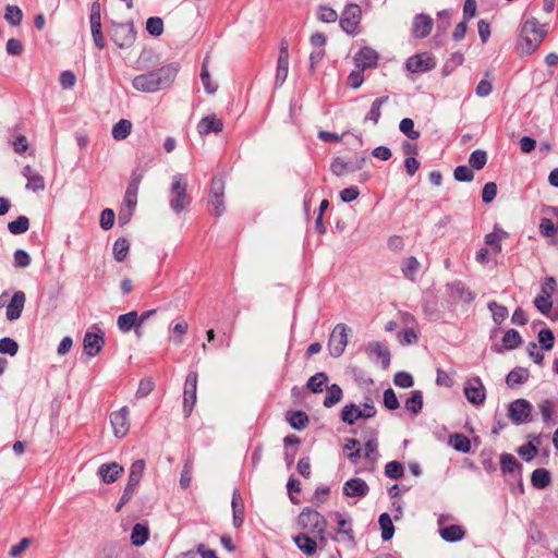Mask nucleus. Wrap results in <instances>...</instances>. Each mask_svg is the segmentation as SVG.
Instances as JSON below:
<instances>
[{
    "label": "nucleus",
    "mask_w": 558,
    "mask_h": 558,
    "mask_svg": "<svg viewBox=\"0 0 558 558\" xmlns=\"http://www.w3.org/2000/svg\"><path fill=\"white\" fill-rule=\"evenodd\" d=\"M434 26V21L428 14H416L412 23V33L416 38L427 37Z\"/></svg>",
    "instance_id": "obj_17"
},
{
    "label": "nucleus",
    "mask_w": 558,
    "mask_h": 558,
    "mask_svg": "<svg viewBox=\"0 0 558 558\" xmlns=\"http://www.w3.org/2000/svg\"><path fill=\"white\" fill-rule=\"evenodd\" d=\"M517 452L524 461L530 462L537 456L538 449L535 448V444H533V441H529L527 444L519 447Z\"/></svg>",
    "instance_id": "obj_57"
},
{
    "label": "nucleus",
    "mask_w": 558,
    "mask_h": 558,
    "mask_svg": "<svg viewBox=\"0 0 558 558\" xmlns=\"http://www.w3.org/2000/svg\"><path fill=\"white\" fill-rule=\"evenodd\" d=\"M388 101V96L376 98L364 118V123L372 122L376 125L381 117V107Z\"/></svg>",
    "instance_id": "obj_31"
},
{
    "label": "nucleus",
    "mask_w": 558,
    "mask_h": 558,
    "mask_svg": "<svg viewBox=\"0 0 558 558\" xmlns=\"http://www.w3.org/2000/svg\"><path fill=\"white\" fill-rule=\"evenodd\" d=\"M545 25H541L535 17L526 19L520 31L518 50L521 54H532L546 36Z\"/></svg>",
    "instance_id": "obj_2"
},
{
    "label": "nucleus",
    "mask_w": 558,
    "mask_h": 558,
    "mask_svg": "<svg viewBox=\"0 0 558 558\" xmlns=\"http://www.w3.org/2000/svg\"><path fill=\"white\" fill-rule=\"evenodd\" d=\"M223 129V122L217 118L216 114H209L201 119L197 123V131L199 135L205 136L209 133H220Z\"/></svg>",
    "instance_id": "obj_20"
},
{
    "label": "nucleus",
    "mask_w": 558,
    "mask_h": 558,
    "mask_svg": "<svg viewBox=\"0 0 558 558\" xmlns=\"http://www.w3.org/2000/svg\"><path fill=\"white\" fill-rule=\"evenodd\" d=\"M449 445L457 451L466 453L471 450L470 439L463 434H453L449 437Z\"/></svg>",
    "instance_id": "obj_44"
},
{
    "label": "nucleus",
    "mask_w": 558,
    "mask_h": 558,
    "mask_svg": "<svg viewBox=\"0 0 558 558\" xmlns=\"http://www.w3.org/2000/svg\"><path fill=\"white\" fill-rule=\"evenodd\" d=\"M551 481L550 473L547 469L539 468L533 471L531 475V483L537 489L546 488Z\"/></svg>",
    "instance_id": "obj_34"
},
{
    "label": "nucleus",
    "mask_w": 558,
    "mask_h": 558,
    "mask_svg": "<svg viewBox=\"0 0 558 558\" xmlns=\"http://www.w3.org/2000/svg\"><path fill=\"white\" fill-rule=\"evenodd\" d=\"M299 524L310 529L313 533L326 531L327 521L323 514L316 510L304 509L299 515Z\"/></svg>",
    "instance_id": "obj_10"
},
{
    "label": "nucleus",
    "mask_w": 558,
    "mask_h": 558,
    "mask_svg": "<svg viewBox=\"0 0 558 558\" xmlns=\"http://www.w3.org/2000/svg\"><path fill=\"white\" fill-rule=\"evenodd\" d=\"M179 66L169 63L159 69L136 75L132 80V86L142 93H155L172 85L178 74Z\"/></svg>",
    "instance_id": "obj_1"
},
{
    "label": "nucleus",
    "mask_w": 558,
    "mask_h": 558,
    "mask_svg": "<svg viewBox=\"0 0 558 558\" xmlns=\"http://www.w3.org/2000/svg\"><path fill=\"white\" fill-rule=\"evenodd\" d=\"M378 523L381 530V538L384 541L391 539L395 533V526L390 515L387 512L381 513L379 515Z\"/></svg>",
    "instance_id": "obj_41"
},
{
    "label": "nucleus",
    "mask_w": 558,
    "mask_h": 558,
    "mask_svg": "<svg viewBox=\"0 0 558 558\" xmlns=\"http://www.w3.org/2000/svg\"><path fill=\"white\" fill-rule=\"evenodd\" d=\"M201 80H202V83L204 85V88H205L206 93H208V94H215L216 93V90L218 88V85L214 84L211 82L210 74H209L208 69H207L206 60L202 64Z\"/></svg>",
    "instance_id": "obj_58"
},
{
    "label": "nucleus",
    "mask_w": 558,
    "mask_h": 558,
    "mask_svg": "<svg viewBox=\"0 0 558 558\" xmlns=\"http://www.w3.org/2000/svg\"><path fill=\"white\" fill-rule=\"evenodd\" d=\"M286 420L290 424V426L296 430L305 429L310 423L308 415L304 411H301V410L287 411Z\"/></svg>",
    "instance_id": "obj_28"
},
{
    "label": "nucleus",
    "mask_w": 558,
    "mask_h": 558,
    "mask_svg": "<svg viewBox=\"0 0 558 558\" xmlns=\"http://www.w3.org/2000/svg\"><path fill=\"white\" fill-rule=\"evenodd\" d=\"M151 163H153V158H148L145 161V166H142V161H140L131 173V180H130L129 184L140 187V184L144 178V174L150 168Z\"/></svg>",
    "instance_id": "obj_42"
},
{
    "label": "nucleus",
    "mask_w": 558,
    "mask_h": 558,
    "mask_svg": "<svg viewBox=\"0 0 558 558\" xmlns=\"http://www.w3.org/2000/svg\"><path fill=\"white\" fill-rule=\"evenodd\" d=\"M365 352L372 361H380L384 369L389 367L391 355L385 343L380 341H371L367 343Z\"/></svg>",
    "instance_id": "obj_13"
},
{
    "label": "nucleus",
    "mask_w": 558,
    "mask_h": 558,
    "mask_svg": "<svg viewBox=\"0 0 558 558\" xmlns=\"http://www.w3.org/2000/svg\"><path fill=\"white\" fill-rule=\"evenodd\" d=\"M342 489H343V495H345L347 497H357V498L365 497L369 492V487H368L367 483L360 477H354V478L348 480L343 484Z\"/></svg>",
    "instance_id": "obj_18"
},
{
    "label": "nucleus",
    "mask_w": 558,
    "mask_h": 558,
    "mask_svg": "<svg viewBox=\"0 0 558 558\" xmlns=\"http://www.w3.org/2000/svg\"><path fill=\"white\" fill-rule=\"evenodd\" d=\"M487 307L492 312L493 320L496 324H501L508 317V308L504 305L498 304L495 301H490L487 304Z\"/></svg>",
    "instance_id": "obj_49"
},
{
    "label": "nucleus",
    "mask_w": 558,
    "mask_h": 558,
    "mask_svg": "<svg viewBox=\"0 0 558 558\" xmlns=\"http://www.w3.org/2000/svg\"><path fill=\"white\" fill-rule=\"evenodd\" d=\"M117 325L122 332H129L133 328L135 329V331H137L138 328H141L137 312L132 311L126 314L120 315L118 317Z\"/></svg>",
    "instance_id": "obj_26"
},
{
    "label": "nucleus",
    "mask_w": 558,
    "mask_h": 558,
    "mask_svg": "<svg viewBox=\"0 0 558 558\" xmlns=\"http://www.w3.org/2000/svg\"><path fill=\"white\" fill-rule=\"evenodd\" d=\"M529 379V371L524 367H515L509 372L506 383L509 387L523 385Z\"/></svg>",
    "instance_id": "obj_35"
},
{
    "label": "nucleus",
    "mask_w": 558,
    "mask_h": 558,
    "mask_svg": "<svg viewBox=\"0 0 558 558\" xmlns=\"http://www.w3.org/2000/svg\"><path fill=\"white\" fill-rule=\"evenodd\" d=\"M502 343L507 350H513L522 343V338L518 330L509 329L502 337Z\"/></svg>",
    "instance_id": "obj_48"
},
{
    "label": "nucleus",
    "mask_w": 558,
    "mask_h": 558,
    "mask_svg": "<svg viewBox=\"0 0 558 558\" xmlns=\"http://www.w3.org/2000/svg\"><path fill=\"white\" fill-rule=\"evenodd\" d=\"M361 8L351 3L345 7L340 17V26L347 34H354L361 21Z\"/></svg>",
    "instance_id": "obj_11"
},
{
    "label": "nucleus",
    "mask_w": 558,
    "mask_h": 558,
    "mask_svg": "<svg viewBox=\"0 0 558 558\" xmlns=\"http://www.w3.org/2000/svg\"><path fill=\"white\" fill-rule=\"evenodd\" d=\"M197 378V372L193 369L187 373L185 378L183 392V412L186 417L191 415L196 403Z\"/></svg>",
    "instance_id": "obj_7"
},
{
    "label": "nucleus",
    "mask_w": 558,
    "mask_h": 558,
    "mask_svg": "<svg viewBox=\"0 0 558 558\" xmlns=\"http://www.w3.org/2000/svg\"><path fill=\"white\" fill-rule=\"evenodd\" d=\"M385 474L389 478L400 480L404 474L403 465L398 461H390L385 465Z\"/></svg>",
    "instance_id": "obj_54"
},
{
    "label": "nucleus",
    "mask_w": 558,
    "mask_h": 558,
    "mask_svg": "<svg viewBox=\"0 0 558 558\" xmlns=\"http://www.w3.org/2000/svg\"><path fill=\"white\" fill-rule=\"evenodd\" d=\"M13 262L16 268H26L31 265L32 258L25 250L17 248L13 254Z\"/></svg>",
    "instance_id": "obj_63"
},
{
    "label": "nucleus",
    "mask_w": 558,
    "mask_h": 558,
    "mask_svg": "<svg viewBox=\"0 0 558 558\" xmlns=\"http://www.w3.org/2000/svg\"><path fill=\"white\" fill-rule=\"evenodd\" d=\"M123 473V468L117 462L104 463L98 468L97 474L106 484L114 483Z\"/></svg>",
    "instance_id": "obj_22"
},
{
    "label": "nucleus",
    "mask_w": 558,
    "mask_h": 558,
    "mask_svg": "<svg viewBox=\"0 0 558 558\" xmlns=\"http://www.w3.org/2000/svg\"><path fill=\"white\" fill-rule=\"evenodd\" d=\"M556 288L554 277H547L541 287L539 294L534 299L535 307L544 315H547L553 307L551 294Z\"/></svg>",
    "instance_id": "obj_8"
},
{
    "label": "nucleus",
    "mask_w": 558,
    "mask_h": 558,
    "mask_svg": "<svg viewBox=\"0 0 558 558\" xmlns=\"http://www.w3.org/2000/svg\"><path fill=\"white\" fill-rule=\"evenodd\" d=\"M400 131L408 136L410 140L414 141L420 137V132L414 130V122L410 118H404L400 121L399 124Z\"/></svg>",
    "instance_id": "obj_55"
},
{
    "label": "nucleus",
    "mask_w": 558,
    "mask_h": 558,
    "mask_svg": "<svg viewBox=\"0 0 558 558\" xmlns=\"http://www.w3.org/2000/svg\"><path fill=\"white\" fill-rule=\"evenodd\" d=\"M405 409L413 415H417L423 409V393L421 390H413L405 400Z\"/></svg>",
    "instance_id": "obj_36"
},
{
    "label": "nucleus",
    "mask_w": 558,
    "mask_h": 558,
    "mask_svg": "<svg viewBox=\"0 0 558 558\" xmlns=\"http://www.w3.org/2000/svg\"><path fill=\"white\" fill-rule=\"evenodd\" d=\"M25 302H26L25 293L23 291H16L13 294L10 303L7 306V312H5L7 319L10 322L19 319L23 312Z\"/></svg>",
    "instance_id": "obj_19"
},
{
    "label": "nucleus",
    "mask_w": 558,
    "mask_h": 558,
    "mask_svg": "<svg viewBox=\"0 0 558 558\" xmlns=\"http://www.w3.org/2000/svg\"><path fill=\"white\" fill-rule=\"evenodd\" d=\"M144 470H145V460L138 459V460L134 461L130 468L129 478L132 482L140 483L143 477Z\"/></svg>",
    "instance_id": "obj_62"
},
{
    "label": "nucleus",
    "mask_w": 558,
    "mask_h": 558,
    "mask_svg": "<svg viewBox=\"0 0 558 558\" xmlns=\"http://www.w3.org/2000/svg\"><path fill=\"white\" fill-rule=\"evenodd\" d=\"M453 177L459 182H471L474 179V172L468 166H458L453 171Z\"/></svg>",
    "instance_id": "obj_64"
},
{
    "label": "nucleus",
    "mask_w": 558,
    "mask_h": 558,
    "mask_svg": "<svg viewBox=\"0 0 558 558\" xmlns=\"http://www.w3.org/2000/svg\"><path fill=\"white\" fill-rule=\"evenodd\" d=\"M401 269L405 278L414 281L415 275L420 269V263L415 257L411 256L402 263Z\"/></svg>",
    "instance_id": "obj_50"
},
{
    "label": "nucleus",
    "mask_w": 558,
    "mask_h": 558,
    "mask_svg": "<svg viewBox=\"0 0 558 558\" xmlns=\"http://www.w3.org/2000/svg\"><path fill=\"white\" fill-rule=\"evenodd\" d=\"M296 547L306 556H313L318 549V543L306 533H300L293 537Z\"/></svg>",
    "instance_id": "obj_25"
},
{
    "label": "nucleus",
    "mask_w": 558,
    "mask_h": 558,
    "mask_svg": "<svg viewBox=\"0 0 558 558\" xmlns=\"http://www.w3.org/2000/svg\"><path fill=\"white\" fill-rule=\"evenodd\" d=\"M149 537V530L147 525L142 523H136L132 527L131 532V542L134 546L140 547L143 546Z\"/></svg>",
    "instance_id": "obj_33"
},
{
    "label": "nucleus",
    "mask_w": 558,
    "mask_h": 558,
    "mask_svg": "<svg viewBox=\"0 0 558 558\" xmlns=\"http://www.w3.org/2000/svg\"><path fill=\"white\" fill-rule=\"evenodd\" d=\"M446 290L450 298L464 303H471L475 299V294L461 280H454L446 284Z\"/></svg>",
    "instance_id": "obj_16"
},
{
    "label": "nucleus",
    "mask_w": 558,
    "mask_h": 558,
    "mask_svg": "<svg viewBox=\"0 0 558 558\" xmlns=\"http://www.w3.org/2000/svg\"><path fill=\"white\" fill-rule=\"evenodd\" d=\"M378 53L368 47L359 50L354 57V62L357 69L366 70L377 64Z\"/></svg>",
    "instance_id": "obj_21"
},
{
    "label": "nucleus",
    "mask_w": 558,
    "mask_h": 558,
    "mask_svg": "<svg viewBox=\"0 0 558 558\" xmlns=\"http://www.w3.org/2000/svg\"><path fill=\"white\" fill-rule=\"evenodd\" d=\"M405 66L412 73H423L433 70L436 66V61L428 53H418L410 57Z\"/></svg>",
    "instance_id": "obj_14"
},
{
    "label": "nucleus",
    "mask_w": 558,
    "mask_h": 558,
    "mask_svg": "<svg viewBox=\"0 0 558 558\" xmlns=\"http://www.w3.org/2000/svg\"><path fill=\"white\" fill-rule=\"evenodd\" d=\"M468 401L474 405L483 404L486 399L485 387L480 377L469 379L464 386Z\"/></svg>",
    "instance_id": "obj_12"
},
{
    "label": "nucleus",
    "mask_w": 558,
    "mask_h": 558,
    "mask_svg": "<svg viewBox=\"0 0 558 558\" xmlns=\"http://www.w3.org/2000/svg\"><path fill=\"white\" fill-rule=\"evenodd\" d=\"M192 198L187 194V182L183 174L173 175L170 187L169 205L175 214L182 213L190 206Z\"/></svg>",
    "instance_id": "obj_3"
},
{
    "label": "nucleus",
    "mask_w": 558,
    "mask_h": 558,
    "mask_svg": "<svg viewBox=\"0 0 558 558\" xmlns=\"http://www.w3.org/2000/svg\"><path fill=\"white\" fill-rule=\"evenodd\" d=\"M8 229L14 235L25 233L29 229V220L26 216H19L8 223Z\"/></svg>",
    "instance_id": "obj_47"
},
{
    "label": "nucleus",
    "mask_w": 558,
    "mask_h": 558,
    "mask_svg": "<svg viewBox=\"0 0 558 558\" xmlns=\"http://www.w3.org/2000/svg\"><path fill=\"white\" fill-rule=\"evenodd\" d=\"M538 410L541 412L544 424L549 426L551 423H556L554 416L558 410V400L544 399L538 403Z\"/></svg>",
    "instance_id": "obj_24"
},
{
    "label": "nucleus",
    "mask_w": 558,
    "mask_h": 558,
    "mask_svg": "<svg viewBox=\"0 0 558 558\" xmlns=\"http://www.w3.org/2000/svg\"><path fill=\"white\" fill-rule=\"evenodd\" d=\"M19 351V343L9 337L0 339V353L14 356Z\"/></svg>",
    "instance_id": "obj_56"
},
{
    "label": "nucleus",
    "mask_w": 558,
    "mask_h": 558,
    "mask_svg": "<svg viewBox=\"0 0 558 558\" xmlns=\"http://www.w3.org/2000/svg\"><path fill=\"white\" fill-rule=\"evenodd\" d=\"M349 331L350 328L345 324L341 323L336 325L328 341V349L331 356L339 357L343 354L348 344Z\"/></svg>",
    "instance_id": "obj_6"
},
{
    "label": "nucleus",
    "mask_w": 558,
    "mask_h": 558,
    "mask_svg": "<svg viewBox=\"0 0 558 558\" xmlns=\"http://www.w3.org/2000/svg\"><path fill=\"white\" fill-rule=\"evenodd\" d=\"M538 342L543 350H550L555 343V336L549 328H544L538 332Z\"/></svg>",
    "instance_id": "obj_60"
},
{
    "label": "nucleus",
    "mask_w": 558,
    "mask_h": 558,
    "mask_svg": "<svg viewBox=\"0 0 558 558\" xmlns=\"http://www.w3.org/2000/svg\"><path fill=\"white\" fill-rule=\"evenodd\" d=\"M336 517L338 523L337 533L344 535L350 543H354V533L350 522L341 513H336Z\"/></svg>",
    "instance_id": "obj_46"
},
{
    "label": "nucleus",
    "mask_w": 558,
    "mask_h": 558,
    "mask_svg": "<svg viewBox=\"0 0 558 558\" xmlns=\"http://www.w3.org/2000/svg\"><path fill=\"white\" fill-rule=\"evenodd\" d=\"M147 32L155 37L163 33V21L158 16H151L146 22Z\"/></svg>",
    "instance_id": "obj_59"
},
{
    "label": "nucleus",
    "mask_w": 558,
    "mask_h": 558,
    "mask_svg": "<svg viewBox=\"0 0 558 558\" xmlns=\"http://www.w3.org/2000/svg\"><path fill=\"white\" fill-rule=\"evenodd\" d=\"M439 533L441 538L449 543L461 541L465 535L464 529L458 524L445 526L440 529Z\"/></svg>",
    "instance_id": "obj_32"
},
{
    "label": "nucleus",
    "mask_w": 558,
    "mask_h": 558,
    "mask_svg": "<svg viewBox=\"0 0 558 558\" xmlns=\"http://www.w3.org/2000/svg\"><path fill=\"white\" fill-rule=\"evenodd\" d=\"M132 131V122L126 119H121L119 122H117L111 131L112 137L116 141H122L125 140Z\"/></svg>",
    "instance_id": "obj_38"
},
{
    "label": "nucleus",
    "mask_w": 558,
    "mask_h": 558,
    "mask_svg": "<svg viewBox=\"0 0 558 558\" xmlns=\"http://www.w3.org/2000/svg\"><path fill=\"white\" fill-rule=\"evenodd\" d=\"M340 417L343 423L350 426L354 425L359 420H364L361 407H357L355 403L345 404L341 410Z\"/></svg>",
    "instance_id": "obj_29"
},
{
    "label": "nucleus",
    "mask_w": 558,
    "mask_h": 558,
    "mask_svg": "<svg viewBox=\"0 0 558 558\" xmlns=\"http://www.w3.org/2000/svg\"><path fill=\"white\" fill-rule=\"evenodd\" d=\"M104 344V331L94 325L89 330L86 331L84 336V351L88 356L94 357L101 351Z\"/></svg>",
    "instance_id": "obj_9"
},
{
    "label": "nucleus",
    "mask_w": 558,
    "mask_h": 558,
    "mask_svg": "<svg viewBox=\"0 0 558 558\" xmlns=\"http://www.w3.org/2000/svg\"><path fill=\"white\" fill-rule=\"evenodd\" d=\"M328 375L319 372L308 378L306 387L313 393H320L328 387Z\"/></svg>",
    "instance_id": "obj_30"
},
{
    "label": "nucleus",
    "mask_w": 558,
    "mask_h": 558,
    "mask_svg": "<svg viewBox=\"0 0 558 558\" xmlns=\"http://www.w3.org/2000/svg\"><path fill=\"white\" fill-rule=\"evenodd\" d=\"M89 23L94 44L99 50H102L106 47V41L101 31V19L89 20Z\"/></svg>",
    "instance_id": "obj_40"
},
{
    "label": "nucleus",
    "mask_w": 558,
    "mask_h": 558,
    "mask_svg": "<svg viewBox=\"0 0 558 558\" xmlns=\"http://www.w3.org/2000/svg\"><path fill=\"white\" fill-rule=\"evenodd\" d=\"M539 233L544 238L553 239L558 233V227L550 218L543 217L539 222Z\"/></svg>",
    "instance_id": "obj_51"
},
{
    "label": "nucleus",
    "mask_w": 558,
    "mask_h": 558,
    "mask_svg": "<svg viewBox=\"0 0 558 558\" xmlns=\"http://www.w3.org/2000/svg\"><path fill=\"white\" fill-rule=\"evenodd\" d=\"M487 162V153L482 149L474 150L469 158V163L472 169L482 170Z\"/></svg>",
    "instance_id": "obj_52"
},
{
    "label": "nucleus",
    "mask_w": 558,
    "mask_h": 558,
    "mask_svg": "<svg viewBox=\"0 0 558 558\" xmlns=\"http://www.w3.org/2000/svg\"><path fill=\"white\" fill-rule=\"evenodd\" d=\"M533 407L526 399H517L508 405V417L515 425H522L532 421Z\"/></svg>",
    "instance_id": "obj_5"
},
{
    "label": "nucleus",
    "mask_w": 558,
    "mask_h": 558,
    "mask_svg": "<svg viewBox=\"0 0 558 558\" xmlns=\"http://www.w3.org/2000/svg\"><path fill=\"white\" fill-rule=\"evenodd\" d=\"M130 251V242L125 238H119L113 244V255L117 262H123Z\"/></svg>",
    "instance_id": "obj_45"
},
{
    "label": "nucleus",
    "mask_w": 558,
    "mask_h": 558,
    "mask_svg": "<svg viewBox=\"0 0 558 558\" xmlns=\"http://www.w3.org/2000/svg\"><path fill=\"white\" fill-rule=\"evenodd\" d=\"M3 17L10 25L19 26L23 20V11L17 5L8 4Z\"/></svg>",
    "instance_id": "obj_43"
},
{
    "label": "nucleus",
    "mask_w": 558,
    "mask_h": 558,
    "mask_svg": "<svg viewBox=\"0 0 558 558\" xmlns=\"http://www.w3.org/2000/svg\"><path fill=\"white\" fill-rule=\"evenodd\" d=\"M207 203L211 215L219 217L225 213L223 196H208Z\"/></svg>",
    "instance_id": "obj_61"
},
{
    "label": "nucleus",
    "mask_w": 558,
    "mask_h": 558,
    "mask_svg": "<svg viewBox=\"0 0 558 558\" xmlns=\"http://www.w3.org/2000/svg\"><path fill=\"white\" fill-rule=\"evenodd\" d=\"M110 37L119 48H130L136 39L133 22L112 23Z\"/></svg>",
    "instance_id": "obj_4"
},
{
    "label": "nucleus",
    "mask_w": 558,
    "mask_h": 558,
    "mask_svg": "<svg viewBox=\"0 0 558 558\" xmlns=\"http://www.w3.org/2000/svg\"><path fill=\"white\" fill-rule=\"evenodd\" d=\"M378 440H377V432L372 429L369 438L365 441V452L364 458L374 462L378 456Z\"/></svg>",
    "instance_id": "obj_39"
},
{
    "label": "nucleus",
    "mask_w": 558,
    "mask_h": 558,
    "mask_svg": "<svg viewBox=\"0 0 558 558\" xmlns=\"http://www.w3.org/2000/svg\"><path fill=\"white\" fill-rule=\"evenodd\" d=\"M500 468L505 474H517L520 476L522 472L521 463L511 453H502L500 456Z\"/></svg>",
    "instance_id": "obj_27"
},
{
    "label": "nucleus",
    "mask_w": 558,
    "mask_h": 558,
    "mask_svg": "<svg viewBox=\"0 0 558 558\" xmlns=\"http://www.w3.org/2000/svg\"><path fill=\"white\" fill-rule=\"evenodd\" d=\"M326 390L327 396L325 397L323 402L324 407L332 408L333 405L341 401L343 397V391L338 384H332L331 386H328Z\"/></svg>",
    "instance_id": "obj_37"
},
{
    "label": "nucleus",
    "mask_w": 558,
    "mask_h": 558,
    "mask_svg": "<svg viewBox=\"0 0 558 558\" xmlns=\"http://www.w3.org/2000/svg\"><path fill=\"white\" fill-rule=\"evenodd\" d=\"M138 484L140 483L137 482H132L130 478L128 480V483L123 489L122 496L117 506V511H119L125 504H128L132 499Z\"/></svg>",
    "instance_id": "obj_53"
},
{
    "label": "nucleus",
    "mask_w": 558,
    "mask_h": 558,
    "mask_svg": "<svg viewBox=\"0 0 558 558\" xmlns=\"http://www.w3.org/2000/svg\"><path fill=\"white\" fill-rule=\"evenodd\" d=\"M231 507L233 525L240 527L244 521V502L238 488L232 493Z\"/></svg>",
    "instance_id": "obj_23"
},
{
    "label": "nucleus",
    "mask_w": 558,
    "mask_h": 558,
    "mask_svg": "<svg viewBox=\"0 0 558 558\" xmlns=\"http://www.w3.org/2000/svg\"><path fill=\"white\" fill-rule=\"evenodd\" d=\"M129 413V408L122 407L120 410L112 412L110 415L113 434L118 438L124 437L130 429Z\"/></svg>",
    "instance_id": "obj_15"
}]
</instances>
